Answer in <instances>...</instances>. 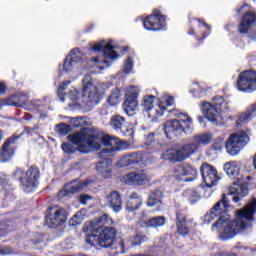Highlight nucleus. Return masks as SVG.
<instances>
[{
    "label": "nucleus",
    "instance_id": "obj_8",
    "mask_svg": "<svg viewBox=\"0 0 256 256\" xmlns=\"http://www.w3.org/2000/svg\"><path fill=\"white\" fill-rule=\"evenodd\" d=\"M201 112L204 117L210 121L212 125H222L223 124V114L229 113L231 111V106H229V101L221 96L214 97L212 103L203 102L200 105Z\"/></svg>",
    "mask_w": 256,
    "mask_h": 256
},
{
    "label": "nucleus",
    "instance_id": "obj_21",
    "mask_svg": "<svg viewBox=\"0 0 256 256\" xmlns=\"http://www.w3.org/2000/svg\"><path fill=\"white\" fill-rule=\"evenodd\" d=\"M200 173L202 175L203 181L206 187H214L219 183V174H217V169L207 163H203L200 167Z\"/></svg>",
    "mask_w": 256,
    "mask_h": 256
},
{
    "label": "nucleus",
    "instance_id": "obj_15",
    "mask_svg": "<svg viewBox=\"0 0 256 256\" xmlns=\"http://www.w3.org/2000/svg\"><path fill=\"white\" fill-rule=\"evenodd\" d=\"M238 31L242 35L248 33L250 39L252 41H256V14L255 12H247L243 18L241 23L238 26Z\"/></svg>",
    "mask_w": 256,
    "mask_h": 256
},
{
    "label": "nucleus",
    "instance_id": "obj_61",
    "mask_svg": "<svg viewBox=\"0 0 256 256\" xmlns=\"http://www.w3.org/2000/svg\"><path fill=\"white\" fill-rule=\"evenodd\" d=\"M247 179L249 180V179H251V177H250V176H247Z\"/></svg>",
    "mask_w": 256,
    "mask_h": 256
},
{
    "label": "nucleus",
    "instance_id": "obj_28",
    "mask_svg": "<svg viewBox=\"0 0 256 256\" xmlns=\"http://www.w3.org/2000/svg\"><path fill=\"white\" fill-rule=\"evenodd\" d=\"M248 193L249 190H247V187L245 185L234 184L232 187L229 188L228 197H231L234 203H239V201H241V198L247 197Z\"/></svg>",
    "mask_w": 256,
    "mask_h": 256
},
{
    "label": "nucleus",
    "instance_id": "obj_27",
    "mask_svg": "<svg viewBox=\"0 0 256 256\" xmlns=\"http://www.w3.org/2000/svg\"><path fill=\"white\" fill-rule=\"evenodd\" d=\"M143 159H145L143 154L139 152H135L122 157L119 160L118 165L119 167H129V165H139V163H143Z\"/></svg>",
    "mask_w": 256,
    "mask_h": 256
},
{
    "label": "nucleus",
    "instance_id": "obj_35",
    "mask_svg": "<svg viewBox=\"0 0 256 256\" xmlns=\"http://www.w3.org/2000/svg\"><path fill=\"white\" fill-rule=\"evenodd\" d=\"M0 193H4L5 197L11 193V184H9V176L0 173Z\"/></svg>",
    "mask_w": 256,
    "mask_h": 256
},
{
    "label": "nucleus",
    "instance_id": "obj_45",
    "mask_svg": "<svg viewBox=\"0 0 256 256\" xmlns=\"http://www.w3.org/2000/svg\"><path fill=\"white\" fill-rule=\"evenodd\" d=\"M146 239H147V236L137 234L130 239V243H132V245H141V243L145 242Z\"/></svg>",
    "mask_w": 256,
    "mask_h": 256
},
{
    "label": "nucleus",
    "instance_id": "obj_14",
    "mask_svg": "<svg viewBox=\"0 0 256 256\" xmlns=\"http://www.w3.org/2000/svg\"><path fill=\"white\" fill-rule=\"evenodd\" d=\"M143 25L146 31H165L167 20H165V16L161 15V12L154 11L153 14L143 20Z\"/></svg>",
    "mask_w": 256,
    "mask_h": 256
},
{
    "label": "nucleus",
    "instance_id": "obj_11",
    "mask_svg": "<svg viewBox=\"0 0 256 256\" xmlns=\"http://www.w3.org/2000/svg\"><path fill=\"white\" fill-rule=\"evenodd\" d=\"M140 89L137 86H129L126 89L125 101L123 103V109L126 115L133 117L139 111V93Z\"/></svg>",
    "mask_w": 256,
    "mask_h": 256
},
{
    "label": "nucleus",
    "instance_id": "obj_54",
    "mask_svg": "<svg viewBox=\"0 0 256 256\" xmlns=\"http://www.w3.org/2000/svg\"><path fill=\"white\" fill-rule=\"evenodd\" d=\"M11 250H8L7 248H4L3 254L4 255H10Z\"/></svg>",
    "mask_w": 256,
    "mask_h": 256
},
{
    "label": "nucleus",
    "instance_id": "obj_53",
    "mask_svg": "<svg viewBox=\"0 0 256 256\" xmlns=\"http://www.w3.org/2000/svg\"><path fill=\"white\" fill-rule=\"evenodd\" d=\"M7 89V87L0 82V95H3L5 93V90Z\"/></svg>",
    "mask_w": 256,
    "mask_h": 256
},
{
    "label": "nucleus",
    "instance_id": "obj_46",
    "mask_svg": "<svg viewBox=\"0 0 256 256\" xmlns=\"http://www.w3.org/2000/svg\"><path fill=\"white\" fill-rule=\"evenodd\" d=\"M57 132L59 135H67L71 133V126L67 124H60L57 126Z\"/></svg>",
    "mask_w": 256,
    "mask_h": 256
},
{
    "label": "nucleus",
    "instance_id": "obj_26",
    "mask_svg": "<svg viewBox=\"0 0 256 256\" xmlns=\"http://www.w3.org/2000/svg\"><path fill=\"white\" fill-rule=\"evenodd\" d=\"M191 23L197 27L194 31H192V33H194L198 40L205 39L211 34V26L207 25L205 22L194 18Z\"/></svg>",
    "mask_w": 256,
    "mask_h": 256
},
{
    "label": "nucleus",
    "instance_id": "obj_12",
    "mask_svg": "<svg viewBox=\"0 0 256 256\" xmlns=\"http://www.w3.org/2000/svg\"><path fill=\"white\" fill-rule=\"evenodd\" d=\"M236 89L242 93H253L256 91V71L248 70L238 75Z\"/></svg>",
    "mask_w": 256,
    "mask_h": 256
},
{
    "label": "nucleus",
    "instance_id": "obj_29",
    "mask_svg": "<svg viewBox=\"0 0 256 256\" xmlns=\"http://www.w3.org/2000/svg\"><path fill=\"white\" fill-rule=\"evenodd\" d=\"M89 185V181L79 182L75 180L74 182L69 183L58 193V197H67V195L71 193H77V191H81V189H85Z\"/></svg>",
    "mask_w": 256,
    "mask_h": 256
},
{
    "label": "nucleus",
    "instance_id": "obj_16",
    "mask_svg": "<svg viewBox=\"0 0 256 256\" xmlns=\"http://www.w3.org/2000/svg\"><path fill=\"white\" fill-rule=\"evenodd\" d=\"M199 172L189 164H181L173 170L172 176L176 181L191 182L197 179Z\"/></svg>",
    "mask_w": 256,
    "mask_h": 256
},
{
    "label": "nucleus",
    "instance_id": "obj_40",
    "mask_svg": "<svg viewBox=\"0 0 256 256\" xmlns=\"http://www.w3.org/2000/svg\"><path fill=\"white\" fill-rule=\"evenodd\" d=\"M161 197H163V193L160 190L152 192L148 198V207H155L157 203H161Z\"/></svg>",
    "mask_w": 256,
    "mask_h": 256
},
{
    "label": "nucleus",
    "instance_id": "obj_1",
    "mask_svg": "<svg viewBox=\"0 0 256 256\" xmlns=\"http://www.w3.org/2000/svg\"><path fill=\"white\" fill-rule=\"evenodd\" d=\"M229 201L227 196L223 195L222 201H219L207 212L202 221L204 225H209L217 220L212 225V231H218L221 241H229L233 239L240 231H245L251 227L253 223V215L256 213V199L252 200L245 208L236 210V221L229 222Z\"/></svg>",
    "mask_w": 256,
    "mask_h": 256
},
{
    "label": "nucleus",
    "instance_id": "obj_13",
    "mask_svg": "<svg viewBox=\"0 0 256 256\" xmlns=\"http://www.w3.org/2000/svg\"><path fill=\"white\" fill-rule=\"evenodd\" d=\"M104 147L101 152H99V157H105L107 154L115 153L116 151H123L129 149V143L120 140L119 138L111 135H104L101 139Z\"/></svg>",
    "mask_w": 256,
    "mask_h": 256
},
{
    "label": "nucleus",
    "instance_id": "obj_32",
    "mask_svg": "<svg viewBox=\"0 0 256 256\" xmlns=\"http://www.w3.org/2000/svg\"><path fill=\"white\" fill-rule=\"evenodd\" d=\"M223 169L230 179H238L241 166L238 162H226Z\"/></svg>",
    "mask_w": 256,
    "mask_h": 256
},
{
    "label": "nucleus",
    "instance_id": "obj_43",
    "mask_svg": "<svg viewBox=\"0 0 256 256\" xmlns=\"http://www.w3.org/2000/svg\"><path fill=\"white\" fill-rule=\"evenodd\" d=\"M85 219V210L77 212L74 217L70 220V225L75 227L77 225H81V222Z\"/></svg>",
    "mask_w": 256,
    "mask_h": 256
},
{
    "label": "nucleus",
    "instance_id": "obj_33",
    "mask_svg": "<svg viewBox=\"0 0 256 256\" xmlns=\"http://www.w3.org/2000/svg\"><path fill=\"white\" fill-rule=\"evenodd\" d=\"M176 227L180 235H183V237L189 233V229L187 228V218L185 217V214L181 212L176 213Z\"/></svg>",
    "mask_w": 256,
    "mask_h": 256
},
{
    "label": "nucleus",
    "instance_id": "obj_39",
    "mask_svg": "<svg viewBox=\"0 0 256 256\" xmlns=\"http://www.w3.org/2000/svg\"><path fill=\"white\" fill-rule=\"evenodd\" d=\"M121 97H123V94H121V91L119 89L112 90L108 98L109 105H112V107L119 105V103L121 102Z\"/></svg>",
    "mask_w": 256,
    "mask_h": 256
},
{
    "label": "nucleus",
    "instance_id": "obj_51",
    "mask_svg": "<svg viewBox=\"0 0 256 256\" xmlns=\"http://www.w3.org/2000/svg\"><path fill=\"white\" fill-rule=\"evenodd\" d=\"M5 229H7V226H0V237H5V235H7Z\"/></svg>",
    "mask_w": 256,
    "mask_h": 256
},
{
    "label": "nucleus",
    "instance_id": "obj_3",
    "mask_svg": "<svg viewBox=\"0 0 256 256\" xmlns=\"http://www.w3.org/2000/svg\"><path fill=\"white\" fill-rule=\"evenodd\" d=\"M68 141L70 143H63L61 146L64 153H76L79 151L87 154L101 149V142L89 128H82L80 131L68 135Z\"/></svg>",
    "mask_w": 256,
    "mask_h": 256
},
{
    "label": "nucleus",
    "instance_id": "obj_2",
    "mask_svg": "<svg viewBox=\"0 0 256 256\" xmlns=\"http://www.w3.org/2000/svg\"><path fill=\"white\" fill-rule=\"evenodd\" d=\"M111 223H113V220L107 214L92 220L88 226V231L91 234L86 236V243L104 249L110 247V255H123L125 253V243L121 239L115 242V228L105 226L111 225Z\"/></svg>",
    "mask_w": 256,
    "mask_h": 256
},
{
    "label": "nucleus",
    "instance_id": "obj_38",
    "mask_svg": "<svg viewBox=\"0 0 256 256\" xmlns=\"http://www.w3.org/2000/svg\"><path fill=\"white\" fill-rule=\"evenodd\" d=\"M190 93L193 97H196V99H201V97H205L207 90L201 84L196 83L191 86Z\"/></svg>",
    "mask_w": 256,
    "mask_h": 256
},
{
    "label": "nucleus",
    "instance_id": "obj_60",
    "mask_svg": "<svg viewBox=\"0 0 256 256\" xmlns=\"http://www.w3.org/2000/svg\"><path fill=\"white\" fill-rule=\"evenodd\" d=\"M79 125H81V122L75 124L76 127H79Z\"/></svg>",
    "mask_w": 256,
    "mask_h": 256
},
{
    "label": "nucleus",
    "instance_id": "obj_47",
    "mask_svg": "<svg viewBox=\"0 0 256 256\" xmlns=\"http://www.w3.org/2000/svg\"><path fill=\"white\" fill-rule=\"evenodd\" d=\"M4 105L12 106V107H23V105H27V100L23 102H15L13 98H9L5 101Z\"/></svg>",
    "mask_w": 256,
    "mask_h": 256
},
{
    "label": "nucleus",
    "instance_id": "obj_9",
    "mask_svg": "<svg viewBox=\"0 0 256 256\" xmlns=\"http://www.w3.org/2000/svg\"><path fill=\"white\" fill-rule=\"evenodd\" d=\"M249 143V135H247L244 131L236 132L228 138L225 142V137L220 136L216 138V151H223L225 147L227 153L235 157V155H239L241 150L244 147H247Z\"/></svg>",
    "mask_w": 256,
    "mask_h": 256
},
{
    "label": "nucleus",
    "instance_id": "obj_22",
    "mask_svg": "<svg viewBox=\"0 0 256 256\" xmlns=\"http://www.w3.org/2000/svg\"><path fill=\"white\" fill-rule=\"evenodd\" d=\"M151 181V176L146 174L143 170L132 172L122 177V183L126 185H148Z\"/></svg>",
    "mask_w": 256,
    "mask_h": 256
},
{
    "label": "nucleus",
    "instance_id": "obj_62",
    "mask_svg": "<svg viewBox=\"0 0 256 256\" xmlns=\"http://www.w3.org/2000/svg\"><path fill=\"white\" fill-rule=\"evenodd\" d=\"M0 109H1V104H0Z\"/></svg>",
    "mask_w": 256,
    "mask_h": 256
},
{
    "label": "nucleus",
    "instance_id": "obj_44",
    "mask_svg": "<svg viewBox=\"0 0 256 256\" xmlns=\"http://www.w3.org/2000/svg\"><path fill=\"white\" fill-rule=\"evenodd\" d=\"M253 117L251 114L246 110L245 112H242L237 119L236 125H241L243 123H249Z\"/></svg>",
    "mask_w": 256,
    "mask_h": 256
},
{
    "label": "nucleus",
    "instance_id": "obj_55",
    "mask_svg": "<svg viewBox=\"0 0 256 256\" xmlns=\"http://www.w3.org/2000/svg\"><path fill=\"white\" fill-rule=\"evenodd\" d=\"M198 121L199 123H203V121H205V118H203L202 116H198Z\"/></svg>",
    "mask_w": 256,
    "mask_h": 256
},
{
    "label": "nucleus",
    "instance_id": "obj_5",
    "mask_svg": "<svg viewBox=\"0 0 256 256\" xmlns=\"http://www.w3.org/2000/svg\"><path fill=\"white\" fill-rule=\"evenodd\" d=\"M83 93H82V107L84 111L89 112L93 110L95 105H98L101 101V95L105 93V89H108L105 83H97L93 81L89 76H86L82 80Z\"/></svg>",
    "mask_w": 256,
    "mask_h": 256
},
{
    "label": "nucleus",
    "instance_id": "obj_52",
    "mask_svg": "<svg viewBox=\"0 0 256 256\" xmlns=\"http://www.w3.org/2000/svg\"><path fill=\"white\" fill-rule=\"evenodd\" d=\"M215 256H237V255L230 254V253H227V252H219Z\"/></svg>",
    "mask_w": 256,
    "mask_h": 256
},
{
    "label": "nucleus",
    "instance_id": "obj_49",
    "mask_svg": "<svg viewBox=\"0 0 256 256\" xmlns=\"http://www.w3.org/2000/svg\"><path fill=\"white\" fill-rule=\"evenodd\" d=\"M246 111L250 114V116L253 118V117H256V102L251 104L247 109Z\"/></svg>",
    "mask_w": 256,
    "mask_h": 256
},
{
    "label": "nucleus",
    "instance_id": "obj_6",
    "mask_svg": "<svg viewBox=\"0 0 256 256\" xmlns=\"http://www.w3.org/2000/svg\"><path fill=\"white\" fill-rule=\"evenodd\" d=\"M170 113H173L178 118L164 123L162 129L167 139H175V137H179L181 133H185V135H191V133H193L194 127L191 117L184 113H177L175 110H171Z\"/></svg>",
    "mask_w": 256,
    "mask_h": 256
},
{
    "label": "nucleus",
    "instance_id": "obj_34",
    "mask_svg": "<svg viewBox=\"0 0 256 256\" xmlns=\"http://www.w3.org/2000/svg\"><path fill=\"white\" fill-rule=\"evenodd\" d=\"M141 205H143V199L141 198V196H139V194L134 192L130 195L126 209L130 212L137 211V209H139Z\"/></svg>",
    "mask_w": 256,
    "mask_h": 256
},
{
    "label": "nucleus",
    "instance_id": "obj_7",
    "mask_svg": "<svg viewBox=\"0 0 256 256\" xmlns=\"http://www.w3.org/2000/svg\"><path fill=\"white\" fill-rule=\"evenodd\" d=\"M92 51L95 53H99L102 51L103 55L99 57H94L90 60L89 65L91 67H97L99 71H103L107 69V67H111V61H115V59H119V54L115 52L117 47L113 44V40L101 42H97L93 44L91 47Z\"/></svg>",
    "mask_w": 256,
    "mask_h": 256
},
{
    "label": "nucleus",
    "instance_id": "obj_41",
    "mask_svg": "<svg viewBox=\"0 0 256 256\" xmlns=\"http://www.w3.org/2000/svg\"><path fill=\"white\" fill-rule=\"evenodd\" d=\"M165 223H167V220L165 219V217L157 216V217L150 218L147 221L146 225L148 227L157 228V227H163V225H165Z\"/></svg>",
    "mask_w": 256,
    "mask_h": 256
},
{
    "label": "nucleus",
    "instance_id": "obj_42",
    "mask_svg": "<svg viewBox=\"0 0 256 256\" xmlns=\"http://www.w3.org/2000/svg\"><path fill=\"white\" fill-rule=\"evenodd\" d=\"M155 143H159V136H157L155 133L147 134L144 137V145H147V147H153Z\"/></svg>",
    "mask_w": 256,
    "mask_h": 256
},
{
    "label": "nucleus",
    "instance_id": "obj_20",
    "mask_svg": "<svg viewBox=\"0 0 256 256\" xmlns=\"http://www.w3.org/2000/svg\"><path fill=\"white\" fill-rule=\"evenodd\" d=\"M211 139H213V134L209 132L193 136L191 142L186 144L190 155H194V153H197L198 149H200L201 147L209 145L211 143Z\"/></svg>",
    "mask_w": 256,
    "mask_h": 256
},
{
    "label": "nucleus",
    "instance_id": "obj_10",
    "mask_svg": "<svg viewBox=\"0 0 256 256\" xmlns=\"http://www.w3.org/2000/svg\"><path fill=\"white\" fill-rule=\"evenodd\" d=\"M12 177L16 181H20L23 191L26 193H33L37 189V182L39 181V169L31 167L27 171L23 169H16Z\"/></svg>",
    "mask_w": 256,
    "mask_h": 256
},
{
    "label": "nucleus",
    "instance_id": "obj_58",
    "mask_svg": "<svg viewBox=\"0 0 256 256\" xmlns=\"http://www.w3.org/2000/svg\"><path fill=\"white\" fill-rule=\"evenodd\" d=\"M77 121H83V118H75V123H77Z\"/></svg>",
    "mask_w": 256,
    "mask_h": 256
},
{
    "label": "nucleus",
    "instance_id": "obj_24",
    "mask_svg": "<svg viewBox=\"0 0 256 256\" xmlns=\"http://www.w3.org/2000/svg\"><path fill=\"white\" fill-rule=\"evenodd\" d=\"M109 125L114 131L123 133V135H127L131 131V126L121 115L112 116Z\"/></svg>",
    "mask_w": 256,
    "mask_h": 256
},
{
    "label": "nucleus",
    "instance_id": "obj_37",
    "mask_svg": "<svg viewBox=\"0 0 256 256\" xmlns=\"http://www.w3.org/2000/svg\"><path fill=\"white\" fill-rule=\"evenodd\" d=\"M183 196L187 198L192 205L201 199L199 189H187L184 191Z\"/></svg>",
    "mask_w": 256,
    "mask_h": 256
},
{
    "label": "nucleus",
    "instance_id": "obj_19",
    "mask_svg": "<svg viewBox=\"0 0 256 256\" xmlns=\"http://www.w3.org/2000/svg\"><path fill=\"white\" fill-rule=\"evenodd\" d=\"M189 157H191V152H189L187 144H185L184 146H182V148L178 150L168 149L161 156L164 161H170L171 163L185 161V159H189Z\"/></svg>",
    "mask_w": 256,
    "mask_h": 256
},
{
    "label": "nucleus",
    "instance_id": "obj_18",
    "mask_svg": "<svg viewBox=\"0 0 256 256\" xmlns=\"http://www.w3.org/2000/svg\"><path fill=\"white\" fill-rule=\"evenodd\" d=\"M46 225L56 227L63 225L67 221V210L59 206H53L48 210V215L45 217Z\"/></svg>",
    "mask_w": 256,
    "mask_h": 256
},
{
    "label": "nucleus",
    "instance_id": "obj_17",
    "mask_svg": "<svg viewBox=\"0 0 256 256\" xmlns=\"http://www.w3.org/2000/svg\"><path fill=\"white\" fill-rule=\"evenodd\" d=\"M59 73L60 75H67L69 79L75 81L83 73V65L77 64L69 60V58H65L63 64L59 65Z\"/></svg>",
    "mask_w": 256,
    "mask_h": 256
},
{
    "label": "nucleus",
    "instance_id": "obj_23",
    "mask_svg": "<svg viewBox=\"0 0 256 256\" xmlns=\"http://www.w3.org/2000/svg\"><path fill=\"white\" fill-rule=\"evenodd\" d=\"M71 85V80H66L58 88V97L62 103H65V99H70V101H77L79 99V91L75 87H72L69 92H63L67 90V87Z\"/></svg>",
    "mask_w": 256,
    "mask_h": 256
},
{
    "label": "nucleus",
    "instance_id": "obj_48",
    "mask_svg": "<svg viewBox=\"0 0 256 256\" xmlns=\"http://www.w3.org/2000/svg\"><path fill=\"white\" fill-rule=\"evenodd\" d=\"M133 71V59L128 57L124 63V73H131Z\"/></svg>",
    "mask_w": 256,
    "mask_h": 256
},
{
    "label": "nucleus",
    "instance_id": "obj_31",
    "mask_svg": "<svg viewBox=\"0 0 256 256\" xmlns=\"http://www.w3.org/2000/svg\"><path fill=\"white\" fill-rule=\"evenodd\" d=\"M96 171L104 179H109L113 175V162L109 159H104L96 164Z\"/></svg>",
    "mask_w": 256,
    "mask_h": 256
},
{
    "label": "nucleus",
    "instance_id": "obj_30",
    "mask_svg": "<svg viewBox=\"0 0 256 256\" xmlns=\"http://www.w3.org/2000/svg\"><path fill=\"white\" fill-rule=\"evenodd\" d=\"M106 205L113 209L115 213H119L123 207V202L121 201V195L117 191H112L108 196H106Z\"/></svg>",
    "mask_w": 256,
    "mask_h": 256
},
{
    "label": "nucleus",
    "instance_id": "obj_57",
    "mask_svg": "<svg viewBox=\"0 0 256 256\" xmlns=\"http://www.w3.org/2000/svg\"><path fill=\"white\" fill-rule=\"evenodd\" d=\"M2 139H3V132L0 130V143Z\"/></svg>",
    "mask_w": 256,
    "mask_h": 256
},
{
    "label": "nucleus",
    "instance_id": "obj_50",
    "mask_svg": "<svg viewBox=\"0 0 256 256\" xmlns=\"http://www.w3.org/2000/svg\"><path fill=\"white\" fill-rule=\"evenodd\" d=\"M89 199H91V196L89 195H82L79 198L80 203H82V205H87V201H89Z\"/></svg>",
    "mask_w": 256,
    "mask_h": 256
},
{
    "label": "nucleus",
    "instance_id": "obj_36",
    "mask_svg": "<svg viewBox=\"0 0 256 256\" xmlns=\"http://www.w3.org/2000/svg\"><path fill=\"white\" fill-rule=\"evenodd\" d=\"M66 59L76 63L77 65H82L83 52H81V50H79V48H74L69 52Z\"/></svg>",
    "mask_w": 256,
    "mask_h": 256
},
{
    "label": "nucleus",
    "instance_id": "obj_25",
    "mask_svg": "<svg viewBox=\"0 0 256 256\" xmlns=\"http://www.w3.org/2000/svg\"><path fill=\"white\" fill-rule=\"evenodd\" d=\"M15 155V138H9L0 150V163H7Z\"/></svg>",
    "mask_w": 256,
    "mask_h": 256
},
{
    "label": "nucleus",
    "instance_id": "obj_4",
    "mask_svg": "<svg viewBox=\"0 0 256 256\" xmlns=\"http://www.w3.org/2000/svg\"><path fill=\"white\" fill-rule=\"evenodd\" d=\"M142 105L149 119H151V121H157L159 117H163L164 113H171L169 107L175 105V99L173 96L169 95V93L164 92L157 98V103L155 104V96L146 95L143 98Z\"/></svg>",
    "mask_w": 256,
    "mask_h": 256
},
{
    "label": "nucleus",
    "instance_id": "obj_59",
    "mask_svg": "<svg viewBox=\"0 0 256 256\" xmlns=\"http://www.w3.org/2000/svg\"><path fill=\"white\" fill-rule=\"evenodd\" d=\"M245 7V5L244 6H242L241 8H239L238 10H237V12L238 13H241V11H242V9Z\"/></svg>",
    "mask_w": 256,
    "mask_h": 256
},
{
    "label": "nucleus",
    "instance_id": "obj_56",
    "mask_svg": "<svg viewBox=\"0 0 256 256\" xmlns=\"http://www.w3.org/2000/svg\"><path fill=\"white\" fill-rule=\"evenodd\" d=\"M32 243H33L34 245H37V243H41V240H33Z\"/></svg>",
    "mask_w": 256,
    "mask_h": 256
}]
</instances>
